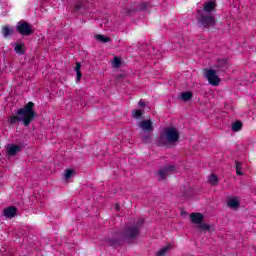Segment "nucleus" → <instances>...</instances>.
<instances>
[{"label":"nucleus","instance_id":"1","mask_svg":"<svg viewBox=\"0 0 256 256\" xmlns=\"http://www.w3.org/2000/svg\"><path fill=\"white\" fill-rule=\"evenodd\" d=\"M143 226V219H139L135 224L126 226L122 231L113 233V237L107 239L110 247H121L125 241H133L139 237L141 227Z\"/></svg>","mask_w":256,"mask_h":256},{"label":"nucleus","instance_id":"2","mask_svg":"<svg viewBox=\"0 0 256 256\" xmlns=\"http://www.w3.org/2000/svg\"><path fill=\"white\" fill-rule=\"evenodd\" d=\"M35 103L28 102L24 107L19 108L16 114L12 115L8 119L9 125H15L17 123H23L25 127H29L33 123V119L37 117L35 113Z\"/></svg>","mask_w":256,"mask_h":256},{"label":"nucleus","instance_id":"3","mask_svg":"<svg viewBox=\"0 0 256 256\" xmlns=\"http://www.w3.org/2000/svg\"><path fill=\"white\" fill-rule=\"evenodd\" d=\"M197 21L199 27H203L204 29H209V27H215L217 25L215 16L209 14H199Z\"/></svg>","mask_w":256,"mask_h":256},{"label":"nucleus","instance_id":"4","mask_svg":"<svg viewBox=\"0 0 256 256\" xmlns=\"http://www.w3.org/2000/svg\"><path fill=\"white\" fill-rule=\"evenodd\" d=\"M16 31L23 37H29V35H33V29L31 28V24L27 21H19L16 25Z\"/></svg>","mask_w":256,"mask_h":256},{"label":"nucleus","instance_id":"5","mask_svg":"<svg viewBox=\"0 0 256 256\" xmlns=\"http://www.w3.org/2000/svg\"><path fill=\"white\" fill-rule=\"evenodd\" d=\"M205 77L210 85L217 87L221 83V78L217 75V71L213 69L205 70Z\"/></svg>","mask_w":256,"mask_h":256},{"label":"nucleus","instance_id":"6","mask_svg":"<svg viewBox=\"0 0 256 256\" xmlns=\"http://www.w3.org/2000/svg\"><path fill=\"white\" fill-rule=\"evenodd\" d=\"M164 133L168 143H177L179 141V131L174 127L165 128Z\"/></svg>","mask_w":256,"mask_h":256},{"label":"nucleus","instance_id":"7","mask_svg":"<svg viewBox=\"0 0 256 256\" xmlns=\"http://www.w3.org/2000/svg\"><path fill=\"white\" fill-rule=\"evenodd\" d=\"M173 171H175V166L173 165L161 168L156 174L157 181H165V179H167V175H169V173H173Z\"/></svg>","mask_w":256,"mask_h":256},{"label":"nucleus","instance_id":"8","mask_svg":"<svg viewBox=\"0 0 256 256\" xmlns=\"http://www.w3.org/2000/svg\"><path fill=\"white\" fill-rule=\"evenodd\" d=\"M139 127L144 131V133H153L155 129L151 120H142L139 123Z\"/></svg>","mask_w":256,"mask_h":256},{"label":"nucleus","instance_id":"9","mask_svg":"<svg viewBox=\"0 0 256 256\" xmlns=\"http://www.w3.org/2000/svg\"><path fill=\"white\" fill-rule=\"evenodd\" d=\"M4 217H7L8 219H13L17 215V207L15 206H9L3 211Z\"/></svg>","mask_w":256,"mask_h":256},{"label":"nucleus","instance_id":"10","mask_svg":"<svg viewBox=\"0 0 256 256\" xmlns=\"http://www.w3.org/2000/svg\"><path fill=\"white\" fill-rule=\"evenodd\" d=\"M21 152V146L19 145H15V144H10L7 147V155H9V157H13L14 155H17V153Z\"/></svg>","mask_w":256,"mask_h":256},{"label":"nucleus","instance_id":"11","mask_svg":"<svg viewBox=\"0 0 256 256\" xmlns=\"http://www.w3.org/2000/svg\"><path fill=\"white\" fill-rule=\"evenodd\" d=\"M190 219L192 223H195V225H199L200 223H203L204 216L201 213H191Z\"/></svg>","mask_w":256,"mask_h":256},{"label":"nucleus","instance_id":"12","mask_svg":"<svg viewBox=\"0 0 256 256\" xmlns=\"http://www.w3.org/2000/svg\"><path fill=\"white\" fill-rule=\"evenodd\" d=\"M215 7H217V4L214 1H208V2H204V11L206 13H213V11H215Z\"/></svg>","mask_w":256,"mask_h":256},{"label":"nucleus","instance_id":"13","mask_svg":"<svg viewBox=\"0 0 256 256\" xmlns=\"http://www.w3.org/2000/svg\"><path fill=\"white\" fill-rule=\"evenodd\" d=\"M3 37H11L15 33V28L9 26H3L1 31Z\"/></svg>","mask_w":256,"mask_h":256},{"label":"nucleus","instance_id":"14","mask_svg":"<svg viewBox=\"0 0 256 256\" xmlns=\"http://www.w3.org/2000/svg\"><path fill=\"white\" fill-rule=\"evenodd\" d=\"M85 1L87 0H81L74 4V11H85L87 9V5H85Z\"/></svg>","mask_w":256,"mask_h":256},{"label":"nucleus","instance_id":"15","mask_svg":"<svg viewBox=\"0 0 256 256\" xmlns=\"http://www.w3.org/2000/svg\"><path fill=\"white\" fill-rule=\"evenodd\" d=\"M208 182L210 183V185H212V187L219 185V176H217V174H211L208 177Z\"/></svg>","mask_w":256,"mask_h":256},{"label":"nucleus","instance_id":"16","mask_svg":"<svg viewBox=\"0 0 256 256\" xmlns=\"http://www.w3.org/2000/svg\"><path fill=\"white\" fill-rule=\"evenodd\" d=\"M147 7H149V2H142L138 4L135 8H132L131 10H129V13H131V11H145Z\"/></svg>","mask_w":256,"mask_h":256},{"label":"nucleus","instance_id":"17","mask_svg":"<svg viewBox=\"0 0 256 256\" xmlns=\"http://www.w3.org/2000/svg\"><path fill=\"white\" fill-rule=\"evenodd\" d=\"M95 39L99 41L100 43H111V37L105 36L103 34H97L95 36Z\"/></svg>","mask_w":256,"mask_h":256},{"label":"nucleus","instance_id":"18","mask_svg":"<svg viewBox=\"0 0 256 256\" xmlns=\"http://www.w3.org/2000/svg\"><path fill=\"white\" fill-rule=\"evenodd\" d=\"M198 229L200 230V231H204V233H211V231H212V227H211V225H209V224H207V223H203V222H201L200 224H198Z\"/></svg>","mask_w":256,"mask_h":256},{"label":"nucleus","instance_id":"19","mask_svg":"<svg viewBox=\"0 0 256 256\" xmlns=\"http://www.w3.org/2000/svg\"><path fill=\"white\" fill-rule=\"evenodd\" d=\"M180 95H181L182 101L184 102L191 101V99H193V92L191 91L181 92Z\"/></svg>","mask_w":256,"mask_h":256},{"label":"nucleus","instance_id":"20","mask_svg":"<svg viewBox=\"0 0 256 256\" xmlns=\"http://www.w3.org/2000/svg\"><path fill=\"white\" fill-rule=\"evenodd\" d=\"M143 115H145V111L141 109L132 110L133 119H142Z\"/></svg>","mask_w":256,"mask_h":256},{"label":"nucleus","instance_id":"21","mask_svg":"<svg viewBox=\"0 0 256 256\" xmlns=\"http://www.w3.org/2000/svg\"><path fill=\"white\" fill-rule=\"evenodd\" d=\"M74 70L76 72V81H81V77H83V74L81 73V62H76Z\"/></svg>","mask_w":256,"mask_h":256},{"label":"nucleus","instance_id":"22","mask_svg":"<svg viewBox=\"0 0 256 256\" xmlns=\"http://www.w3.org/2000/svg\"><path fill=\"white\" fill-rule=\"evenodd\" d=\"M14 51L17 55H25V44H16Z\"/></svg>","mask_w":256,"mask_h":256},{"label":"nucleus","instance_id":"23","mask_svg":"<svg viewBox=\"0 0 256 256\" xmlns=\"http://www.w3.org/2000/svg\"><path fill=\"white\" fill-rule=\"evenodd\" d=\"M241 129H243V122L238 120L232 124V131L235 133L241 131Z\"/></svg>","mask_w":256,"mask_h":256},{"label":"nucleus","instance_id":"24","mask_svg":"<svg viewBox=\"0 0 256 256\" xmlns=\"http://www.w3.org/2000/svg\"><path fill=\"white\" fill-rule=\"evenodd\" d=\"M227 205L230 209H237V207H239V200L232 198L228 201Z\"/></svg>","mask_w":256,"mask_h":256},{"label":"nucleus","instance_id":"25","mask_svg":"<svg viewBox=\"0 0 256 256\" xmlns=\"http://www.w3.org/2000/svg\"><path fill=\"white\" fill-rule=\"evenodd\" d=\"M169 249H171L170 245H167V246L161 248L158 252H156V256H165V255H167V251H169Z\"/></svg>","mask_w":256,"mask_h":256},{"label":"nucleus","instance_id":"26","mask_svg":"<svg viewBox=\"0 0 256 256\" xmlns=\"http://www.w3.org/2000/svg\"><path fill=\"white\" fill-rule=\"evenodd\" d=\"M73 173H75V170H73V169H66L65 170V174H64V178L65 179H71V176L73 175Z\"/></svg>","mask_w":256,"mask_h":256},{"label":"nucleus","instance_id":"27","mask_svg":"<svg viewBox=\"0 0 256 256\" xmlns=\"http://www.w3.org/2000/svg\"><path fill=\"white\" fill-rule=\"evenodd\" d=\"M142 142L144 143H151V134L150 132L146 133L142 136Z\"/></svg>","mask_w":256,"mask_h":256},{"label":"nucleus","instance_id":"28","mask_svg":"<svg viewBox=\"0 0 256 256\" xmlns=\"http://www.w3.org/2000/svg\"><path fill=\"white\" fill-rule=\"evenodd\" d=\"M113 67H116V68L121 67V59H119L118 57H114Z\"/></svg>","mask_w":256,"mask_h":256},{"label":"nucleus","instance_id":"29","mask_svg":"<svg viewBox=\"0 0 256 256\" xmlns=\"http://www.w3.org/2000/svg\"><path fill=\"white\" fill-rule=\"evenodd\" d=\"M235 165H236V171L243 169V164H241V162L236 161V162H235Z\"/></svg>","mask_w":256,"mask_h":256},{"label":"nucleus","instance_id":"30","mask_svg":"<svg viewBox=\"0 0 256 256\" xmlns=\"http://www.w3.org/2000/svg\"><path fill=\"white\" fill-rule=\"evenodd\" d=\"M138 105H139V107H142V108L147 107V103H145V101H143V100H140V101L138 102Z\"/></svg>","mask_w":256,"mask_h":256},{"label":"nucleus","instance_id":"31","mask_svg":"<svg viewBox=\"0 0 256 256\" xmlns=\"http://www.w3.org/2000/svg\"><path fill=\"white\" fill-rule=\"evenodd\" d=\"M164 139H165V137L163 136V134H161L160 138H159V143H161L162 145H165Z\"/></svg>","mask_w":256,"mask_h":256},{"label":"nucleus","instance_id":"32","mask_svg":"<svg viewBox=\"0 0 256 256\" xmlns=\"http://www.w3.org/2000/svg\"><path fill=\"white\" fill-rule=\"evenodd\" d=\"M236 175H243V172L241 170H236Z\"/></svg>","mask_w":256,"mask_h":256},{"label":"nucleus","instance_id":"33","mask_svg":"<svg viewBox=\"0 0 256 256\" xmlns=\"http://www.w3.org/2000/svg\"><path fill=\"white\" fill-rule=\"evenodd\" d=\"M116 210L119 211V204H116Z\"/></svg>","mask_w":256,"mask_h":256}]
</instances>
